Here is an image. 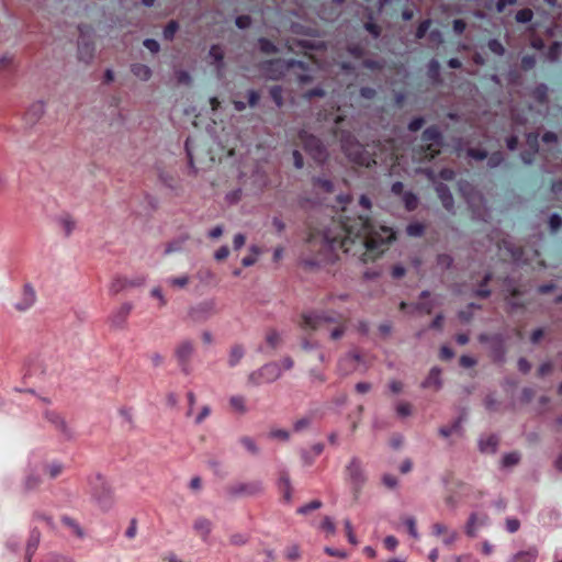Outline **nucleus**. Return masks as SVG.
I'll use <instances>...</instances> for the list:
<instances>
[{"instance_id": "11", "label": "nucleus", "mask_w": 562, "mask_h": 562, "mask_svg": "<svg viewBox=\"0 0 562 562\" xmlns=\"http://www.w3.org/2000/svg\"><path fill=\"white\" fill-rule=\"evenodd\" d=\"M93 497L103 509H109L113 504V493L110 486L99 477V484L93 490Z\"/></svg>"}, {"instance_id": "62", "label": "nucleus", "mask_w": 562, "mask_h": 562, "mask_svg": "<svg viewBox=\"0 0 562 562\" xmlns=\"http://www.w3.org/2000/svg\"><path fill=\"white\" fill-rule=\"evenodd\" d=\"M43 113H44V103L43 102L34 103L27 111V115H32V116H34V119H38Z\"/></svg>"}, {"instance_id": "58", "label": "nucleus", "mask_w": 562, "mask_h": 562, "mask_svg": "<svg viewBox=\"0 0 562 562\" xmlns=\"http://www.w3.org/2000/svg\"><path fill=\"white\" fill-rule=\"evenodd\" d=\"M504 161V156L501 151L493 153L487 160V165L490 168H495L499 166Z\"/></svg>"}, {"instance_id": "18", "label": "nucleus", "mask_w": 562, "mask_h": 562, "mask_svg": "<svg viewBox=\"0 0 562 562\" xmlns=\"http://www.w3.org/2000/svg\"><path fill=\"white\" fill-rule=\"evenodd\" d=\"M45 418L52 424L54 425V427L60 431L64 436H66L67 438H70L71 434H70V430L69 428L67 427V424L65 422V419L57 413V412H54V411H46L45 412Z\"/></svg>"}, {"instance_id": "30", "label": "nucleus", "mask_w": 562, "mask_h": 562, "mask_svg": "<svg viewBox=\"0 0 562 562\" xmlns=\"http://www.w3.org/2000/svg\"><path fill=\"white\" fill-rule=\"evenodd\" d=\"M538 557V551L536 549H529L527 551H521L517 553L513 562H535Z\"/></svg>"}, {"instance_id": "44", "label": "nucleus", "mask_w": 562, "mask_h": 562, "mask_svg": "<svg viewBox=\"0 0 562 562\" xmlns=\"http://www.w3.org/2000/svg\"><path fill=\"white\" fill-rule=\"evenodd\" d=\"M239 442L243 447L249 451L251 454L256 456L259 453V448L257 447L255 440L248 436H244L239 439Z\"/></svg>"}, {"instance_id": "12", "label": "nucleus", "mask_w": 562, "mask_h": 562, "mask_svg": "<svg viewBox=\"0 0 562 562\" xmlns=\"http://www.w3.org/2000/svg\"><path fill=\"white\" fill-rule=\"evenodd\" d=\"M479 340L482 344H490L495 359L502 360L504 357V337L502 334H481Z\"/></svg>"}, {"instance_id": "64", "label": "nucleus", "mask_w": 562, "mask_h": 562, "mask_svg": "<svg viewBox=\"0 0 562 562\" xmlns=\"http://www.w3.org/2000/svg\"><path fill=\"white\" fill-rule=\"evenodd\" d=\"M468 155L475 160H484L487 158V151L479 148H470Z\"/></svg>"}, {"instance_id": "53", "label": "nucleus", "mask_w": 562, "mask_h": 562, "mask_svg": "<svg viewBox=\"0 0 562 562\" xmlns=\"http://www.w3.org/2000/svg\"><path fill=\"white\" fill-rule=\"evenodd\" d=\"M412 412H413V407L407 402H401L396 406V414L400 417H407V416L412 415Z\"/></svg>"}, {"instance_id": "23", "label": "nucleus", "mask_w": 562, "mask_h": 562, "mask_svg": "<svg viewBox=\"0 0 562 562\" xmlns=\"http://www.w3.org/2000/svg\"><path fill=\"white\" fill-rule=\"evenodd\" d=\"M498 437L496 435H490L486 438H482L479 442L480 450L482 452L494 453L498 446Z\"/></svg>"}, {"instance_id": "32", "label": "nucleus", "mask_w": 562, "mask_h": 562, "mask_svg": "<svg viewBox=\"0 0 562 562\" xmlns=\"http://www.w3.org/2000/svg\"><path fill=\"white\" fill-rule=\"evenodd\" d=\"M128 279L123 277H116L110 284V293L115 295L121 291L127 289Z\"/></svg>"}, {"instance_id": "61", "label": "nucleus", "mask_w": 562, "mask_h": 562, "mask_svg": "<svg viewBox=\"0 0 562 562\" xmlns=\"http://www.w3.org/2000/svg\"><path fill=\"white\" fill-rule=\"evenodd\" d=\"M321 506H322V502H321V501L315 499V501H312L311 503H308V504H306V505H304V506L300 507V508L297 509V513H299V514H307V513H310L311 510H315V509L321 508Z\"/></svg>"}, {"instance_id": "24", "label": "nucleus", "mask_w": 562, "mask_h": 562, "mask_svg": "<svg viewBox=\"0 0 562 562\" xmlns=\"http://www.w3.org/2000/svg\"><path fill=\"white\" fill-rule=\"evenodd\" d=\"M244 355H245V349H244L243 345L236 344V345L232 346V348L229 350V355H228V366L231 368L236 367L243 359Z\"/></svg>"}, {"instance_id": "63", "label": "nucleus", "mask_w": 562, "mask_h": 562, "mask_svg": "<svg viewBox=\"0 0 562 562\" xmlns=\"http://www.w3.org/2000/svg\"><path fill=\"white\" fill-rule=\"evenodd\" d=\"M364 29L374 37L378 38L381 35V27L372 22L368 21L364 23Z\"/></svg>"}, {"instance_id": "49", "label": "nucleus", "mask_w": 562, "mask_h": 562, "mask_svg": "<svg viewBox=\"0 0 562 562\" xmlns=\"http://www.w3.org/2000/svg\"><path fill=\"white\" fill-rule=\"evenodd\" d=\"M487 47L492 53H494L498 56H503L505 54V47L496 38L490 40L487 43Z\"/></svg>"}, {"instance_id": "17", "label": "nucleus", "mask_w": 562, "mask_h": 562, "mask_svg": "<svg viewBox=\"0 0 562 562\" xmlns=\"http://www.w3.org/2000/svg\"><path fill=\"white\" fill-rule=\"evenodd\" d=\"M192 528L195 535L206 542L213 530V522L209 518L200 516L194 519Z\"/></svg>"}, {"instance_id": "47", "label": "nucleus", "mask_w": 562, "mask_h": 562, "mask_svg": "<svg viewBox=\"0 0 562 562\" xmlns=\"http://www.w3.org/2000/svg\"><path fill=\"white\" fill-rule=\"evenodd\" d=\"M187 156L189 159V165L192 169H195V158H194V149H193V138L188 137L184 145Z\"/></svg>"}, {"instance_id": "4", "label": "nucleus", "mask_w": 562, "mask_h": 562, "mask_svg": "<svg viewBox=\"0 0 562 562\" xmlns=\"http://www.w3.org/2000/svg\"><path fill=\"white\" fill-rule=\"evenodd\" d=\"M349 315L335 310H326L302 315L301 327L303 329L315 330L324 323L340 324L348 323Z\"/></svg>"}, {"instance_id": "57", "label": "nucleus", "mask_w": 562, "mask_h": 562, "mask_svg": "<svg viewBox=\"0 0 562 562\" xmlns=\"http://www.w3.org/2000/svg\"><path fill=\"white\" fill-rule=\"evenodd\" d=\"M404 524L407 527L408 533L413 538L417 539L418 538V532H417V528H416V520H415V518L414 517H406L404 519Z\"/></svg>"}, {"instance_id": "14", "label": "nucleus", "mask_w": 562, "mask_h": 562, "mask_svg": "<svg viewBox=\"0 0 562 562\" xmlns=\"http://www.w3.org/2000/svg\"><path fill=\"white\" fill-rule=\"evenodd\" d=\"M215 311L214 301H204L193 306L189 311V316L194 322H200L206 319L210 315H212Z\"/></svg>"}, {"instance_id": "1", "label": "nucleus", "mask_w": 562, "mask_h": 562, "mask_svg": "<svg viewBox=\"0 0 562 562\" xmlns=\"http://www.w3.org/2000/svg\"><path fill=\"white\" fill-rule=\"evenodd\" d=\"M393 239L395 234L391 227H376L367 215L351 216L344 207L338 217H330L324 231L311 229L303 262L308 267L330 262L338 249L353 256L360 255L364 262L375 260Z\"/></svg>"}, {"instance_id": "42", "label": "nucleus", "mask_w": 562, "mask_h": 562, "mask_svg": "<svg viewBox=\"0 0 562 562\" xmlns=\"http://www.w3.org/2000/svg\"><path fill=\"white\" fill-rule=\"evenodd\" d=\"M64 465L60 462H53L45 465V472L50 479H55L63 473Z\"/></svg>"}, {"instance_id": "21", "label": "nucleus", "mask_w": 562, "mask_h": 562, "mask_svg": "<svg viewBox=\"0 0 562 562\" xmlns=\"http://www.w3.org/2000/svg\"><path fill=\"white\" fill-rule=\"evenodd\" d=\"M278 486H279L280 493L282 494V498L285 502H290L292 498V486H291L289 473L286 471L280 472Z\"/></svg>"}, {"instance_id": "60", "label": "nucleus", "mask_w": 562, "mask_h": 562, "mask_svg": "<svg viewBox=\"0 0 562 562\" xmlns=\"http://www.w3.org/2000/svg\"><path fill=\"white\" fill-rule=\"evenodd\" d=\"M347 324L348 323L336 324L337 326L330 333V338L334 340L340 339L347 329Z\"/></svg>"}, {"instance_id": "25", "label": "nucleus", "mask_w": 562, "mask_h": 562, "mask_svg": "<svg viewBox=\"0 0 562 562\" xmlns=\"http://www.w3.org/2000/svg\"><path fill=\"white\" fill-rule=\"evenodd\" d=\"M58 224L63 228L65 235L68 237L76 228V221L70 214L64 213L58 217Z\"/></svg>"}, {"instance_id": "7", "label": "nucleus", "mask_w": 562, "mask_h": 562, "mask_svg": "<svg viewBox=\"0 0 562 562\" xmlns=\"http://www.w3.org/2000/svg\"><path fill=\"white\" fill-rule=\"evenodd\" d=\"M282 370L278 362H269L248 375V382L258 386L263 383H271L281 376Z\"/></svg>"}, {"instance_id": "45", "label": "nucleus", "mask_w": 562, "mask_h": 562, "mask_svg": "<svg viewBox=\"0 0 562 562\" xmlns=\"http://www.w3.org/2000/svg\"><path fill=\"white\" fill-rule=\"evenodd\" d=\"M178 29L179 24L177 21L172 20L168 22V24L164 29V38L167 41H172Z\"/></svg>"}, {"instance_id": "29", "label": "nucleus", "mask_w": 562, "mask_h": 562, "mask_svg": "<svg viewBox=\"0 0 562 562\" xmlns=\"http://www.w3.org/2000/svg\"><path fill=\"white\" fill-rule=\"evenodd\" d=\"M313 186L316 190H319L325 193H331L334 191V184L329 179L321 177L314 178Z\"/></svg>"}, {"instance_id": "51", "label": "nucleus", "mask_w": 562, "mask_h": 562, "mask_svg": "<svg viewBox=\"0 0 562 562\" xmlns=\"http://www.w3.org/2000/svg\"><path fill=\"white\" fill-rule=\"evenodd\" d=\"M520 460V454L516 451L506 453L503 457V465L504 467H513L516 465Z\"/></svg>"}, {"instance_id": "55", "label": "nucleus", "mask_w": 562, "mask_h": 562, "mask_svg": "<svg viewBox=\"0 0 562 562\" xmlns=\"http://www.w3.org/2000/svg\"><path fill=\"white\" fill-rule=\"evenodd\" d=\"M269 437L281 441H286L290 438V432L285 429H271L269 431Z\"/></svg>"}, {"instance_id": "15", "label": "nucleus", "mask_w": 562, "mask_h": 562, "mask_svg": "<svg viewBox=\"0 0 562 562\" xmlns=\"http://www.w3.org/2000/svg\"><path fill=\"white\" fill-rule=\"evenodd\" d=\"M133 308L132 303H123L116 311L109 317V323L113 328H123Z\"/></svg>"}, {"instance_id": "41", "label": "nucleus", "mask_w": 562, "mask_h": 562, "mask_svg": "<svg viewBox=\"0 0 562 562\" xmlns=\"http://www.w3.org/2000/svg\"><path fill=\"white\" fill-rule=\"evenodd\" d=\"M42 484V479L38 474L31 473L26 476L24 487L26 491H33Z\"/></svg>"}, {"instance_id": "59", "label": "nucleus", "mask_w": 562, "mask_h": 562, "mask_svg": "<svg viewBox=\"0 0 562 562\" xmlns=\"http://www.w3.org/2000/svg\"><path fill=\"white\" fill-rule=\"evenodd\" d=\"M347 50L352 57L358 59L364 56V48L360 44H351Z\"/></svg>"}, {"instance_id": "10", "label": "nucleus", "mask_w": 562, "mask_h": 562, "mask_svg": "<svg viewBox=\"0 0 562 562\" xmlns=\"http://www.w3.org/2000/svg\"><path fill=\"white\" fill-rule=\"evenodd\" d=\"M194 353V345L191 340H182L175 348L173 355L182 372L189 373V364Z\"/></svg>"}, {"instance_id": "19", "label": "nucleus", "mask_w": 562, "mask_h": 562, "mask_svg": "<svg viewBox=\"0 0 562 562\" xmlns=\"http://www.w3.org/2000/svg\"><path fill=\"white\" fill-rule=\"evenodd\" d=\"M487 521L486 515L471 514L465 526V532L469 537H475L477 529L484 526Z\"/></svg>"}, {"instance_id": "5", "label": "nucleus", "mask_w": 562, "mask_h": 562, "mask_svg": "<svg viewBox=\"0 0 562 562\" xmlns=\"http://www.w3.org/2000/svg\"><path fill=\"white\" fill-rule=\"evenodd\" d=\"M299 142L304 150L317 162H323L327 157V150L322 140L308 132L300 131Z\"/></svg>"}, {"instance_id": "13", "label": "nucleus", "mask_w": 562, "mask_h": 562, "mask_svg": "<svg viewBox=\"0 0 562 562\" xmlns=\"http://www.w3.org/2000/svg\"><path fill=\"white\" fill-rule=\"evenodd\" d=\"M361 360L362 357L358 351H350L339 360L338 369L342 374H349L359 368Z\"/></svg>"}, {"instance_id": "39", "label": "nucleus", "mask_w": 562, "mask_h": 562, "mask_svg": "<svg viewBox=\"0 0 562 562\" xmlns=\"http://www.w3.org/2000/svg\"><path fill=\"white\" fill-rule=\"evenodd\" d=\"M425 225L418 222L409 223L406 227L407 235L412 237H420L425 233Z\"/></svg>"}, {"instance_id": "48", "label": "nucleus", "mask_w": 562, "mask_h": 562, "mask_svg": "<svg viewBox=\"0 0 562 562\" xmlns=\"http://www.w3.org/2000/svg\"><path fill=\"white\" fill-rule=\"evenodd\" d=\"M61 521L65 526L69 527L72 529V531L78 536V537H82L83 536V531L82 529L80 528V526L77 524L76 520H74L72 518L68 517V516H64L61 518Z\"/></svg>"}, {"instance_id": "20", "label": "nucleus", "mask_w": 562, "mask_h": 562, "mask_svg": "<svg viewBox=\"0 0 562 562\" xmlns=\"http://www.w3.org/2000/svg\"><path fill=\"white\" fill-rule=\"evenodd\" d=\"M436 192L442 203V206L448 211L452 210L454 201L450 189L446 184L439 183L436 186Z\"/></svg>"}, {"instance_id": "28", "label": "nucleus", "mask_w": 562, "mask_h": 562, "mask_svg": "<svg viewBox=\"0 0 562 562\" xmlns=\"http://www.w3.org/2000/svg\"><path fill=\"white\" fill-rule=\"evenodd\" d=\"M131 71L135 77L139 78L140 80H148L151 76L150 68L144 64L132 65Z\"/></svg>"}, {"instance_id": "35", "label": "nucleus", "mask_w": 562, "mask_h": 562, "mask_svg": "<svg viewBox=\"0 0 562 562\" xmlns=\"http://www.w3.org/2000/svg\"><path fill=\"white\" fill-rule=\"evenodd\" d=\"M209 56L215 61L217 65V68H222L223 66V59H224V53L220 45L214 44L211 46L209 50Z\"/></svg>"}, {"instance_id": "6", "label": "nucleus", "mask_w": 562, "mask_h": 562, "mask_svg": "<svg viewBox=\"0 0 562 562\" xmlns=\"http://www.w3.org/2000/svg\"><path fill=\"white\" fill-rule=\"evenodd\" d=\"M346 480L350 484L351 490L357 497L363 487L367 477L359 458L353 457L345 469Z\"/></svg>"}, {"instance_id": "37", "label": "nucleus", "mask_w": 562, "mask_h": 562, "mask_svg": "<svg viewBox=\"0 0 562 562\" xmlns=\"http://www.w3.org/2000/svg\"><path fill=\"white\" fill-rule=\"evenodd\" d=\"M403 202L407 211H414L418 206V198L413 192H405L403 194Z\"/></svg>"}, {"instance_id": "38", "label": "nucleus", "mask_w": 562, "mask_h": 562, "mask_svg": "<svg viewBox=\"0 0 562 562\" xmlns=\"http://www.w3.org/2000/svg\"><path fill=\"white\" fill-rule=\"evenodd\" d=\"M266 341L270 348H278L281 344L280 334L276 329H269L266 334Z\"/></svg>"}, {"instance_id": "3", "label": "nucleus", "mask_w": 562, "mask_h": 562, "mask_svg": "<svg viewBox=\"0 0 562 562\" xmlns=\"http://www.w3.org/2000/svg\"><path fill=\"white\" fill-rule=\"evenodd\" d=\"M422 144L413 149V158L420 162L435 159L443 147V136L437 125L428 126L424 130L420 137Z\"/></svg>"}, {"instance_id": "26", "label": "nucleus", "mask_w": 562, "mask_h": 562, "mask_svg": "<svg viewBox=\"0 0 562 562\" xmlns=\"http://www.w3.org/2000/svg\"><path fill=\"white\" fill-rule=\"evenodd\" d=\"M189 239L188 235L181 236L177 239L169 241L165 248V255L179 252L183 249L186 241Z\"/></svg>"}, {"instance_id": "16", "label": "nucleus", "mask_w": 562, "mask_h": 562, "mask_svg": "<svg viewBox=\"0 0 562 562\" xmlns=\"http://www.w3.org/2000/svg\"><path fill=\"white\" fill-rule=\"evenodd\" d=\"M35 301H36L35 290L33 289V286L31 284H25L23 286L22 297L19 302H16L14 304V307H15V310H18L20 312H25L26 310H29L30 307H32L34 305Z\"/></svg>"}, {"instance_id": "34", "label": "nucleus", "mask_w": 562, "mask_h": 562, "mask_svg": "<svg viewBox=\"0 0 562 562\" xmlns=\"http://www.w3.org/2000/svg\"><path fill=\"white\" fill-rule=\"evenodd\" d=\"M491 280H492V273L487 272L481 282L480 288L475 291L476 296L486 299L491 295V290L487 289V284Z\"/></svg>"}, {"instance_id": "43", "label": "nucleus", "mask_w": 562, "mask_h": 562, "mask_svg": "<svg viewBox=\"0 0 562 562\" xmlns=\"http://www.w3.org/2000/svg\"><path fill=\"white\" fill-rule=\"evenodd\" d=\"M269 94L277 106L283 105V90L280 86H272L269 90Z\"/></svg>"}, {"instance_id": "9", "label": "nucleus", "mask_w": 562, "mask_h": 562, "mask_svg": "<svg viewBox=\"0 0 562 562\" xmlns=\"http://www.w3.org/2000/svg\"><path fill=\"white\" fill-rule=\"evenodd\" d=\"M78 57L85 63H89L93 58L94 45L91 41L92 27L89 25H79Z\"/></svg>"}, {"instance_id": "52", "label": "nucleus", "mask_w": 562, "mask_h": 562, "mask_svg": "<svg viewBox=\"0 0 562 562\" xmlns=\"http://www.w3.org/2000/svg\"><path fill=\"white\" fill-rule=\"evenodd\" d=\"M430 24H431V21L429 19L424 20L419 23V25L417 26L416 33H415V36L417 40H422L426 36V34L430 27Z\"/></svg>"}, {"instance_id": "36", "label": "nucleus", "mask_w": 562, "mask_h": 562, "mask_svg": "<svg viewBox=\"0 0 562 562\" xmlns=\"http://www.w3.org/2000/svg\"><path fill=\"white\" fill-rule=\"evenodd\" d=\"M258 43H259V48L260 50L263 53V54H276L278 53V48L277 46L274 45L273 42H271L270 40L266 38V37H260L258 40Z\"/></svg>"}, {"instance_id": "40", "label": "nucleus", "mask_w": 562, "mask_h": 562, "mask_svg": "<svg viewBox=\"0 0 562 562\" xmlns=\"http://www.w3.org/2000/svg\"><path fill=\"white\" fill-rule=\"evenodd\" d=\"M428 77L434 81H439L440 78V64L436 59H431L428 63V70H427Z\"/></svg>"}, {"instance_id": "46", "label": "nucleus", "mask_w": 562, "mask_h": 562, "mask_svg": "<svg viewBox=\"0 0 562 562\" xmlns=\"http://www.w3.org/2000/svg\"><path fill=\"white\" fill-rule=\"evenodd\" d=\"M532 18L533 12L531 9L528 8L519 10L515 15V19L518 23H529L532 20Z\"/></svg>"}, {"instance_id": "33", "label": "nucleus", "mask_w": 562, "mask_h": 562, "mask_svg": "<svg viewBox=\"0 0 562 562\" xmlns=\"http://www.w3.org/2000/svg\"><path fill=\"white\" fill-rule=\"evenodd\" d=\"M167 284L171 288H178L183 289L186 288L190 282V277L187 274H182L179 277H170L166 280Z\"/></svg>"}, {"instance_id": "8", "label": "nucleus", "mask_w": 562, "mask_h": 562, "mask_svg": "<svg viewBox=\"0 0 562 562\" xmlns=\"http://www.w3.org/2000/svg\"><path fill=\"white\" fill-rule=\"evenodd\" d=\"M263 484L261 481L255 480L249 482H236L226 487V493L231 497H251L261 494Z\"/></svg>"}, {"instance_id": "27", "label": "nucleus", "mask_w": 562, "mask_h": 562, "mask_svg": "<svg viewBox=\"0 0 562 562\" xmlns=\"http://www.w3.org/2000/svg\"><path fill=\"white\" fill-rule=\"evenodd\" d=\"M531 97L540 104L548 102V87L544 83H539L531 91Z\"/></svg>"}, {"instance_id": "54", "label": "nucleus", "mask_w": 562, "mask_h": 562, "mask_svg": "<svg viewBox=\"0 0 562 562\" xmlns=\"http://www.w3.org/2000/svg\"><path fill=\"white\" fill-rule=\"evenodd\" d=\"M460 423H461V420L458 419L451 426L440 427L439 428V435L445 437V438L451 436L454 431L458 430V428L460 427Z\"/></svg>"}, {"instance_id": "31", "label": "nucleus", "mask_w": 562, "mask_h": 562, "mask_svg": "<svg viewBox=\"0 0 562 562\" xmlns=\"http://www.w3.org/2000/svg\"><path fill=\"white\" fill-rule=\"evenodd\" d=\"M229 405H231V407L234 411H236V412H238L240 414H245L247 412L246 400L241 395H233V396H231Z\"/></svg>"}, {"instance_id": "56", "label": "nucleus", "mask_w": 562, "mask_h": 562, "mask_svg": "<svg viewBox=\"0 0 562 562\" xmlns=\"http://www.w3.org/2000/svg\"><path fill=\"white\" fill-rule=\"evenodd\" d=\"M453 259L448 254H440L437 257V265L442 269H449L452 266Z\"/></svg>"}, {"instance_id": "50", "label": "nucleus", "mask_w": 562, "mask_h": 562, "mask_svg": "<svg viewBox=\"0 0 562 562\" xmlns=\"http://www.w3.org/2000/svg\"><path fill=\"white\" fill-rule=\"evenodd\" d=\"M250 251L252 254L244 257L241 260L244 267H250L257 261V256L260 252V249L257 246H251Z\"/></svg>"}, {"instance_id": "22", "label": "nucleus", "mask_w": 562, "mask_h": 562, "mask_svg": "<svg viewBox=\"0 0 562 562\" xmlns=\"http://www.w3.org/2000/svg\"><path fill=\"white\" fill-rule=\"evenodd\" d=\"M441 370L437 367L432 368L428 374V376L426 378V380L422 383V386L424 389H427V387H435V389H440L441 386Z\"/></svg>"}, {"instance_id": "2", "label": "nucleus", "mask_w": 562, "mask_h": 562, "mask_svg": "<svg viewBox=\"0 0 562 562\" xmlns=\"http://www.w3.org/2000/svg\"><path fill=\"white\" fill-rule=\"evenodd\" d=\"M340 143L342 151L350 161L363 167L378 165L375 148H378L380 144L363 146L350 133H341Z\"/></svg>"}]
</instances>
